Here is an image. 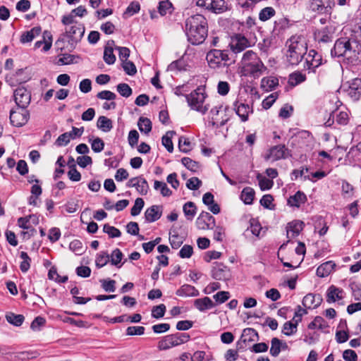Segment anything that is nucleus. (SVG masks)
Segmentation results:
<instances>
[{
  "label": "nucleus",
  "instance_id": "c85d7f7f",
  "mask_svg": "<svg viewBox=\"0 0 361 361\" xmlns=\"http://www.w3.org/2000/svg\"><path fill=\"white\" fill-rule=\"evenodd\" d=\"M279 85V79L276 77H267L262 79L261 87L266 92L273 90Z\"/></svg>",
  "mask_w": 361,
  "mask_h": 361
},
{
  "label": "nucleus",
  "instance_id": "f03ea898",
  "mask_svg": "<svg viewBox=\"0 0 361 361\" xmlns=\"http://www.w3.org/2000/svg\"><path fill=\"white\" fill-rule=\"evenodd\" d=\"M286 44H288L286 53L287 61L290 65H298L306 54V44L300 36H292Z\"/></svg>",
  "mask_w": 361,
  "mask_h": 361
},
{
  "label": "nucleus",
  "instance_id": "c03bdc74",
  "mask_svg": "<svg viewBox=\"0 0 361 361\" xmlns=\"http://www.w3.org/2000/svg\"><path fill=\"white\" fill-rule=\"evenodd\" d=\"M257 178L259 181V185L262 190H269L273 187L274 182L272 180L264 177L259 173L257 176Z\"/></svg>",
  "mask_w": 361,
  "mask_h": 361
},
{
  "label": "nucleus",
  "instance_id": "338daca9",
  "mask_svg": "<svg viewBox=\"0 0 361 361\" xmlns=\"http://www.w3.org/2000/svg\"><path fill=\"white\" fill-rule=\"evenodd\" d=\"M122 67L126 74L129 75H134L137 73V68L135 64L130 61H123Z\"/></svg>",
  "mask_w": 361,
  "mask_h": 361
},
{
  "label": "nucleus",
  "instance_id": "4c0bfd02",
  "mask_svg": "<svg viewBox=\"0 0 361 361\" xmlns=\"http://www.w3.org/2000/svg\"><path fill=\"white\" fill-rule=\"evenodd\" d=\"M227 23L229 25L230 30L232 33L234 34H241L244 31L245 23L240 22L239 20H229L227 21Z\"/></svg>",
  "mask_w": 361,
  "mask_h": 361
},
{
  "label": "nucleus",
  "instance_id": "7ed1b4c3",
  "mask_svg": "<svg viewBox=\"0 0 361 361\" xmlns=\"http://www.w3.org/2000/svg\"><path fill=\"white\" fill-rule=\"evenodd\" d=\"M355 37L353 35L349 38L341 37L338 39L334 45V47L331 49V55L332 57H342L345 56L348 53L351 52L353 47L352 42L357 44L361 43V28L354 31Z\"/></svg>",
  "mask_w": 361,
  "mask_h": 361
},
{
  "label": "nucleus",
  "instance_id": "72a5a7b5",
  "mask_svg": "<svg viewBox=\"0 0 361 361\" xmlns=\"http://www.w3.org/2000/svg\"><path fill=\"white\" fill-rule=\"evenodd\" d=\"M197 207L194 202H188L183 207V213L186 219L192 221L196 214Z\"/></svg>",
  "mask_w": 361,
  "mask_h": 361
},
{
  "label": "nucleus",
  "instance_id": "473e14b6",
  "mask_svg": "<svg viewBox=\"0 0 361 361\" xmlns=\"http://www.w3.org/2000/svg\"><path fill=\"white\" fill-rule=\"evenodd\" d=\"M255 192L250 187H245L241 192L240 198L245 204H252L254 200Z\"/></svg>",
  "mask_w": 361,
  "mask_h": 361
},
{
  "label": "nucleus",
  "instance_id": "de8ad7c7",
  "mask_svg": "<svg viewBox=\"0 0 361 361\" xmlns=\"http://www.w3.org/2000/svg\"><path fill=\"white\" fill-rule=\"evenodd\" d=\"M104 61L109 65L114 64L116 56L114 54V49L111 47H105L104 51Z\"/></svg>",
  "mask_w": 361,
  "mask_h": 361
},
{
  "label": "nucleus",
  "instance_id": "052dcab7",
  "mask_svg": "<svg viewBox=\"0 0 361 361\" xmlns=\"http://www.w3.org/2000/svg\"><path fill=\"white\" fill-rule=\"evenodd\" d=\"M178 147L180 150L183 152H188L191 150V142L189 139L185 137H180L178 140Z\"/></svg>",
  "mask_w": 361,
  "mask_h": 361
},
{
  "label": "nucleus",
  "instance_id": "6e6d98bb",
  "mask_svg": "<svg viewBox=\"0 0 361 361\" xmlns=\"http://www.w3.org/2000/svg\"><path fill=\"white\" fill-rule=\"evenodd\" d=\"M212 6H210L209 10L215 13H223L225 10L224 0H212Z\"/></svg>",
  "mask_w": 361,
  "mask_h": 361
},
{
  "label": "nucleus",
  "instance_id": "2f4dec72",
  "mask_svg": "<svg viewBox=\"0 0 361 361\" xmlns=\"http://www.w3.org/2000/svg\"><path fill=\"white\" fill-rule=\"evenodd\" d=\"M6 319L9 324L15 326H21L25 320L23 314H16L12 312H8L6 314Z\"/></svg>",
  "mask_w": 361,
  "mask_h": 361
},
{
  "label": "nucleus",
  "instance_id": "f257e3e1",
  "mask_svg": "<svg viewBox=\"0 0 361 361\" xmlns=\"http://www.w3.org/2000/svg\"><path fill=\"white\" fill-rule=\"evenodd\" d=\"M184 31L188 41L192 45L202 44L208 35L206 18L200 14L192 15L185 19Z\"/></svg>",
  "mask_w": 361,
  "mask_h": 361
},
{
  "label": "nucleus",
  "instance_id": "49530a36",
  "mask_svg": "<svg viewBox=\"0 0 361 361\" xmlns=\"http://www.w3.org/2000/svg\"><path fill=\"white\" fill-rule=\"evenodd\" d=\"M326 326L327 325L326 324L324 319L320 316H317L307 326L309 329H314L316 328L319 329H324Z\"/></svg>",
  "mask_w": 361,
  "mask_h": 361
},
{
  "label": "nucleus",
  "instance_id": "2eb2a0df",
  "mask_svg": "<svg viewBox=\"0 0 361 361\" xmlns=\"http://www.w3.org/2000/svg\"><path fill=\"white\" fill-rule=\"evenodd\" d=\"M198 229L209 230L215 227V219L209 212H202L196 220Z\"/></svg>",
  "mask_w": 361,
  "mask_h": 361
},
{
  "label": "nucleus",
  "instance_id": "9d476101",
  "mask_svg": "<svg viewBox=\"0 0 361 361\" xmlns=\"http://www.w3.org/2000/svg\"><path fill=\"white\" fill-rule=\"evenodd\" d=\"M14 100L18 108L25 109L30 103V92L23 87H20L14 91Z\"/></svg>",
  "mask_w": 361,
  "mask_h": 361
},
{
  "label": "nucleus",
  "instance_id": "6e6552de",
  "mask_svg": "<svg viewBox=\"0 0 361 361\" xmlns=\"http://www.w3.org/2000/svg\"><path fill=\"white\" fill-rule=\"evenodd\" d=\"M206 58L209 66L212 68L226 66V55L221 50L213 49L207 53Z\"/></svg>",
  "mask_w": 361,
  "mask_h": 361
},
{
  "label": "nucleus",
  "instance_id": "3c124183",
  "mask_svg": "<svg viewBox=\"0 0 361 361\" xmlns=\"http://www.w3.org/2000/svg\"><path fill=\"white\" fill-rule=\"evenodd\" d=\"M181 162L188 169L193 172H196L200 168L198 162L189 157L182 158Z\"/></svg>",
  "mask_w": 361,
  "mask_h": 361
},
{
  "label": "nucleus",
  "instance_id": "423d86ee",
  "mask_svg": "<svg viewBox=\"0 0 361 361\" xmlns=\"http://www.w3.org/2000/svg\"><path fill=\"white\" fill-rule=\"evenodd\" d=\"M292 157L290 149L285 145H278L271 147L264 156L265 160L276 161L281 159H286Z\"/></svg>",
  "mask_w": 361,
  "mask_h": 361
},
{
  "label": "nucleus",
  "instance_id": "bb28decb",
  "mask_svg": "<svg viewBox=\"0 0 361 361\" xmlns=\"http://www.w3.org/2000/svg\"><path fill=\"white\" fill-rule=\"evenodd\" d=\"M195 307L200 312L212 308L215 305L209 297L196 299L194 301Z\"/></svg>",
  "mask_w": 361,
  "mask_h": 361
},
{
  "label": "nucleus",
  "instance_id": "a19ab883",
  "mask_svg": "<svg viewBox=\"0 0 361 361\" xmlns=\"http://www.w3.org/2000/svg\"><path fill=\"white\" fill-rule=\"evenodd\" d=\"M297 323L293 321L286 322L283 326L282 333L288 336H292L297 332Z\"/></svg>",
  "mask_w": 361,
  "mask_h": 361
},
{
  "label": "nucleus",
  "instance_id": "20e7f679",
  "mask_svg": "<svg viewBox=\"0 0 361 361\" xmlns=\"http://www.w3.org/2000/svg\"><path fill=\"white\" fill-rule=\"evenodd\" d=\"M190 340V335L187 333H176L167 335L158 343V348L161 350H166L172 347L185 343Z\"/></svg>",
  "mask_w": 361,
  "mask_h": 361
},
{
  "label": "nucleus",
  "instance_id": "79ce46f5",
  "mask_svg": "<svg viewBox=\"0 0 361 361\" xmlns=\"http://www.w3.org/2000/svg\"><path fill=\"white\" fill-rule=\"evenodd\" d=\"M281 341L276 338H272L269 353L271 356L277 357L281 353Z\"/></svg>",
  "mask_w": 361,
  "mask_h": 361
},
{
  "label": "nucleus",
  "instance_id": "4468645a",
  "mask_svg": "<svg viewBox=\"0 0 361 361\" xmlns=\"http://www.w3.org/2000/svg\"><path fill=\"white\" fill-rule=\"evenodd\" d=\"M29 117L30 114L26 109H21V111L17 110H11L10 111L11 123L16 127L24 126L28 121Z\"/></svg>",
  "mask_w": 361,
  "mask_h": 361
},
{
  "label": "nucleus",
  "instance_id": "ea45409f",
  "mask_svg": "<svg viewBox=\"0 0 361 361\" xmlns=\"http://www.w3.org/2000/svg\"><path fill=\"white\" fill-rule=\"evenodd\" d=\"M276 11L273 7L268 6L262 8L259 13V19L261 21H267L274 16Z\"/></svg>",
  "mask_w": 361,
  "mask_h": 361
},
{
  "label": "nucleus",
  "instance_id": "f704fd0d",
  "mask_svg": "<svg viewBox=\"0 0 361 361\" xmlns=\"http://www.w3.org/2000/svg\"><path fill=\"white\" fill-rule=\"evenodd\" d=\"M314 229H319V234L320 236L324 235L326 233L329 227L322 216H317L314 217Z\"/></svg>",
  "mask_w": 361,
  "mask_h": 361
},
{
  "label": "nucleus",
  "instance_id": "58836bf2",
  "mask_svg": "<svg viewBox=\"0 0 361 361\" xmlns=\"http://www.w3.org/2000/svg\"><path fill=\"white\" fill-rule=\"evenodd\" d=\"M314 35L319 42L326 43L331 41L332 37L329 35L328 27H324L323 29L318 30L314 33Z\"/></svg>",
  "mask_w": 361,
  "mask_h": 361
},
{
  "label": "nucleus",
  "instance_id": "4be33fe9",
  "mask_svg": "<svg viewBox=\"0 0 361 361\" xmlns=\"http://www.w3.org/2000/svg\"><path fill=\"white\" fill-rule=\"evenodd\" d=\"M304 226V222L300 220H295L288 223L287 226L288 238H295L298 236Z\"/></svg>",
  "mask_w": 361,
  "mask_h": 361
},
{
  "label": "nucleus",
  "instance_id": "69168bd1",
  "mask_svg": "<svg viewBox=\"0 0 361 361\" xmlns=\"http://www.w3.org/2000/svg\"><path fill=\"white\" fill-rule=\"evenodd\" d=\"M145 327L141 326H128L126 329V335L128 336H140L145 333Z\"/></svg>",
  "mask_w": 361,
  "mask_h": 361
},
{
  "label": "nucleus",
  "instance_id": "393cba45",
  "mask_svg": "<svg viewBox=\"0 0 361 361\" xmlns=\"http://www.w3.org/2000/svg\"><path fill=\"white\" fill-rule=\"evenodd\" d=\"M335 266V263L332 261L326 262L318 267L316 274L319 277H326L331 274Z\"/></svg>",
  "mask_w": 361,
  "mask_h": 361
},
{
  "label": "nucleus",
  "instance_id": "6ab92c4d",
  "mask_svg": "<svg viewBox=\"0 0 361 361\" xmlns=\"http://www.w3.org/2000/svg\"><path fill=\"white\" fill-rule=\"evenodd\" d=\"M323 298L319 294L308 293L302 299V305L308 309L317 308L322 302Z\"/></svg>",
  "mask_w": 361,
  "mask_h": 361
},
{
  "label": "nucleus",
  "instance_id": "0eeeda50",
  "mask_svg": "<svg viewBox=\"0 0 361 361\" xmlns=\"http://www.w3.org/2000/svg\"><path fill=\"white\" fill-rule=\"evenodd\" d=\"M322 56L314 49H310L307 54L304 68L308 71V73L317 72V68L326 63Z\"/></svg>",
  "mask_w": 361,
  "mask_h": 361
},
{
  "label": "nucleus",
  "instance_id": "4d7b16f0",
  "mask_svg": "<svg viewBox=\"0 0 361 361\" xmlns=\"http://www.w3.org/2000/svg\"><path fill=\"white\" fill-rule=\"evenodd\" d=\"M102 288L109 293H113L116 290V281L113 279H102L100 280Z\"/></svg>",
  "mask_w": 361,
  "mask_h": 361
},
{
  "label": "nucleus",
  "instance_id": "ddd939ff",
  "mask_svg": "<svg viewBox=\"0 0 361 361\" xmlns=\"http://www.w3.org/2000/svg\"><path fill=\"white\" fill-rule=\"evenodd\" d=\"M333 0H310V8L318 13L330 14L334 5Z\"/></svg>",
  "mask_w": 361,
  "mask_h": 361
},
{
  "label": "nucleus",
  "instance_id": "f8f14e48",
  "mask_svg": "<svg viewBox=\"0 0 361 361\" xmlns=\"http://www.w3.org/2000/svg\"><path fill=\"white\" fill-rule=\"evenodd\" d=\"M231 38L229 46L234 54L240 53L250 47L248 39L242 34H235Z\"/></svg>",
  "mask_w": 361,
  "mask_h": 361
},
{
  "label": "nucleus",
  "instance_id": "1a4fd4ad",
  "mask_svg": "<svg viewBox=\"0 0 361 361\" xmlns=\"http://www.w3.org/2000/svg\"><path fill=\"white\" fill-rule=\"evenodd\" d=\"M345 91L353 101H358L361 97V78H355L346 82Z\"/></svg>",
  "mask_w": 361,
  "mask_h": 361
},
{
  "label": "nucleus",
  "instance_id": "e2e57ef3",
  "mask_svg": "<svg viewBox=\"0 0 361 361\" xmlns=\"http://www.w3.org/2000/svg\"><path fill=\"white\" fill-rule=\"evenodd\" d=\"M69 248L73 252L78 255H80L83 253L82 243L79 240H73L70 243Z\"/></svg>",
  "mask_w": 361,
  "mask_h": 361
},
{
  "label": "nucleus",
  "instance_id": "a211bd4d",
  "mask_svg": "<svg viewBox=\"0 0 361 361\" xmlns=\"http://www.w3.org/2000/svg\"><path fill=\"white\" fill-rule=\"evenodd\" d=\"M259 340L258 332L252 328H247L243 330V334L239 341L237 343V348L238 350L245 348L244 344L246 342H252Z\"/></svg>",
  "mask_w": 361,
  "mask_h": 361
},
{
  "label": "nucleus",
  "instance_id": "5701e85b",
  "mask_svg": "<svg viewBox=\"0 0 361 361\" xmlns=\"http://www.w3.org/2000/svg\"><path fill=\"white\" fill-rule=\"evenodd\" d=\"M306 201V195L303 192L298 190L295 195L289 197L288 199V204L290 207L299 208L301 204H304Z\"/></svg>",
  "mask_w": 361,
  "mask_h": 361
},
{
  "label": "nucleus",
  "instance_id": "8fccbe9b",
  "mask_svg": "<svg viewBox=\"0 0 361 361\" xmlns=\"http://www.w3.org/2000/svg\"><path fill=\"white\" fill-rule=\"evenodd\" d=\"M103 231L108 234L109 238H119L121 235V232L119 229L108 224L104 225Z\"/></svg>",
  "mask_w": 361,
  "mask_h": 361
},
{
  "label": "nucleus",
  "instance_id": "864d4df0",
  "mask_svg": "<svg viewBox=\"0 0 361 361\" xmlns=\"http://www.w3.org/2000/svg\"><path fill=\"white\" fill-rule=\"evenodd\" d=\"M154 189L155 190H160L161 194L164 197H169L172 194L171 190L168 188L167 185L164 183L159 180L154 181Z\"/></svg>",
  "mask_w": 361,
  "mask_h": 361
},
{
  "label": "nucleus",
  "instance_id": "774afa93",
  "mask_svg": "<svg viewBox=\"0 0 361 361\" xmlns=\"http://www.w3.org/2000/svg\"><path fill=\"white\" fill-rule=\"evenodd\" d=\"M277 98H278L277 92H274V93L271 94L270 95L267 97L262 101V107L264 109H269L274 104V103L275 102V101L276 100Z\"/></svg>",
  "mask_w": 361,
  "mask_h": 361
},
{
  "label": "nucleus",
  "instance_id": "39448f33",
  "mask_svg": "<svg viewBox=\"0 0 361 361\" xmlns=\"http://www.w3.org/2000/svg\"><path fill=\"white\" fill-rule=\"evenodd\" d=\"M188 105L191 109L204 114L207 111V108L203 106V103L206 98L204 88L198 87L195 90L190 94L185 96Z\"/></svg>",
  "mask_w": 361,
  "mask_h": 361
},
{
  "label": "nucleus",
  "instance_id": "13d9d810",
  "mask_svg": "<svg viewBox=\"0 0 361 361\" xmlns=\"http://www.w3.org/2000/svg\"><path fill=\"white\" fill-rule=\"evenodd\" d=\"M166 312V306L164 304H160L154 306L152 310V317L155 319H159L164 316Z\"/></svg>",
  "mask_w": 361,
  "mask_h": 361
},
{
  "label": "nucleus",
  "instance_id": "5fc2aeb1",
  "mask_svg": "<svg viewBox=\"0 0 361 361\" xmlns=\"http://www.w3.org/2000/svg\"><path fill=\"white\" fill-rule=\"evenodd\" d=\"M116 90L121 96L126 98L129 97L133 93L131 87L127 83H119L116 86Z\"/></svg>",
  "mask_w": 361,
  "mask_h": 361
},
{
  "label": "nucleus",
  "instance_id": "7c9ffc66",
  "mask_svg": "<svg viewBox=\"0 0 361 361\" xmlns=\"http://www.w3.org/2000/svg\"><path fill=\"white\" fill-rule=\"evenodd\" d=\"M306 80V75L300 71H295L289 75L288 84L295 87Z\"/></svg>",
  "mask_w": 361,
  "mask_h": 361
},
{
  "label": "nucleus",
  "instance_id": "e433bc0d",
  "mask_svg": "<svg viewBox=\"0 0 361 361\" xmlns=\"http://www.w3.org/2000/svg\"><path fill=\"white\" fill-rule=\"evenodd\" d=\"M137 126L139 130L145 134H148L152 130V122L151 121L145 117H140Z\"/></svg>",
  "mask_w": 361,
  "mask_h": 361
},
{
  "label": "nucleus",
  "instance_id": "b1692460",
  "mask_svg": "<svg viewBox=\"0 0 361 361\" xmlns=\"http://www.w3.org/2000/svg\"><path fill=\"white\" fill-rule=\"evenodd\" d=\"M176 294L180 297H194L199 295V291L191 285L184 284L176 290Z\"/></svg>",
  "mask_w": 361,
  "mask_h": 361
},
{
  "label": "nucleus",
  "instance_id": "09e8293b",
  "mask_svg": "<svg viewBox=\"0 0 361 361\" xmlns=\"http://www.w3.org/2000/svg\"><path fill=\"white\" fill-rule=\"evenodd\" d=\"M173 8L172 4L169 0L161 1L159 4L158 11L161 16L171 13Z\"/></svg>",
  "mask_w": 361,
  "mask_h": 361
},
{
  "label": "nucleus",
  "instance_id": "0e129e2a",
  "mask_svg": "<svg viewBox=\"0 0 361 361\" xmlns=\"http://www.w3.org/2000/svg\"><path fill=\"white\" fill-rule=\"evenodd\" d=\"M123 254L121 251L116 248L115 249L111 255V263L113 265L118 266V268L121 267V265H118L122 259Z\"/></svg>",
  "mask_w": 361,
  "mask_h": 361
},
{
  "label": "nucleus",
  "instance_id": "aec40b11",
  "mask_svg": "<svg viewBox=\"0 0 361 361\" xmlns=\"http://www.w3.org/2000/svg\"><path fill=\"white\" fill-rule=\"evenodd\" d=\"M162 214V207L159 205H153L147 209L145 212V218L146 221L152 223L159 219Z\"/></svg>",
  "mask_w": 361,
  "mask_h": 361
},
{
  "label": "nucleus",
  "instance_id": "bf43d9fd",
  "mask_svg": "<svg viewBox=\"0 0 361 361\" xmlns=\"http://www.w3.org/2000/svg\"><path fill=\"white\" fill-rule=\"evenodd\" d=\"M71 138L73 139L71 132L64 133L56 139V145L60 147L66 146L70 142Z\"/></svg>",
  "mask_w": 361,
  "mask_h": 361
},
{
  "label": "nucleus",
  "instance_id": "a878e982",
  "mask_svg": "<svg viewBox=\"0 0 361 361\" xmlns=\"http://www.w3.org/2000/svg\"><path fill=\"white\" fill-rule=\"evenodd\" d=\"M212 275L216 280L224 281L226 279V266L224 263L214 262Z\"/></svg>",
  "mask_w": 361,
  "mask_h": 361
},
{
  "label": "nucleus",
  "instance_id": "dca6fc26",
  "mask_svg": "<svg viewBox=\"0 0 361 361\" xmlns=\"http://www.w3.org/2000/svg\"><path fill=\"white\" fill-rule=\"evenodd\" d=\"M263 68L262 62L260 60H255L243 65V72L245 75H250L256 78L261 75Z\"/></svg>",
  "mask_w": 361,
  "mask_h": 361
},
{
  "label": "nucleus",
  "instance_id": "603ef678",
  "mask_svg": "<svg viewBox=\"0 0 361 361\" xmlns=\"http://www.w3.org/2000/svg\"><path fill=\"white\" fill-rule=\"evenodd\" d=\"M109 262V255L106 252H101L97 255L95 263L98 268H102Z\"/></svg>",
  "mask_w": 361,
  "mask_h": 361
},
{
  "label": "nucleus",
  "instance_id": "37998d69",
  "mask_svg": "<svg viewBox=\"0 0 361 361\" xmlns=\"http://www.w3.org/2000/svg\"><path fill=\"white\" fill-rule=\"evenodd\" d=\"M140 5L137 1H132L123 13V18H126L139 12Z\"/></svg>",
  "mask_w": 361,
  "mask_h": 361
},
{
  "label": "nucleus",
  "instance_id": "f3484780",
  "mask_svg": "<svg viewBox=\"0 0 361 361\" xmlns=\"http://www.w3.org/2000/svg\"><path fill=\"white\" fill-rule=\"evenodd\" d=\"M210 114L212 115L211 123L214 126L219 128L225 124L226 119L224 118V116H226V107L223 108V105L212 108Z\"/></svg>",
  "mask_w": 361,
  "mask_h": 361
},
{
  "label": "nucleus",
  "instance_id": "c756f323",
  "mask_svg": "<svg viewBox=\"0 0 361 361\" xmlns=\"http://www.w3.org/2000/svg\"><path fill=\"white\" fill-rule=\"evenodd\" d=\"M97 127L103 132H109L113 128L112 121L104 116H101L97 119Z\"/></svg>",
  "mask_w": 361,
  "mask_h": 361
},
{
  "label": "nucleus",
  "instance_id": "9b49d317",
  "mask_svg": "<svg viewBox=\"0 0 361 361\" xmlns=\"http://www.w3.org/2000/svg\"><path fill=\"white\" fill-rule=\"evenodd\" d=\"M85 30V26L82 23H75L66 29L65 35L70 39L69 42L71 44H77L81 41Z\"/></svg>",
  "mask_w": 361,
  "mask_h": 361
},
{
  "label": "nucleus",
  "instance_id": "680f3d73",
  "mask_svg": "<svg viewBox=\"0 0 361 361\" xmlns=\"http://www.w3.org/2000/svg\"><path fill=\"white\" fill-rule=\"evenodd\" d=\"M144 204V200L140 197H137L135 201L133 207L131 208V215L134 216L138 215L141 212Z\"/></svg>",
  "mask_w": 361,
  "mask_h": 361
},
{
  "label": "nucleus",
  "instance_id": "a18cd8bd",
  "mask_svg": "<svg viewBox=\"0 0 361 361\" xmlns=\"http://www.w3.org/2000/svg\"><path fill=\"white\" fill-rule=\"evenodd\" d=\"M20 258L23 259L20 264V269L22 272H27L30 267L31 258L28 256L27 252H21L20 254Z\"/></svg>",
  "mask_w": 361,
  "mask_h": 361
},
{
  "label": "nucleus",
  "instance_id": "412c9836",
  "mask_svg": "<svg viewBox=\"0 0 361 361\" xmlns=\"http://www.w3.org/2000/svg\"><path fill=\"white\" fill-rule=\"evenodd\" d=\"M343 289L337 288L334 285L330 286L326 290V302L328 303H333L337 300H342L343 298Z\"/></svg>",
  "mask_w": 361,
  "mask_h": 361
},
{
  "label": "nucleus",
  "instance_id": "cd10ccee",
  "mask_svg": "<svg viewBox=\"0 0 361 361\" xmlns=\"http://www.w3.org/2000/svg\"><path fill=\"white\" fill-rule=\"evenodd\" d=\"M234 109L243 121H246L248 118L249 113L252 112V109H250L248 104L243 103H240L239 105H237V103L235 104Z\"/></svg>",
  "mask_w": 361,
  "mask_h": 361
},
{
  "label": "nucleus",
  "instance_id": "c9c22d12",
  "mask_svg": "<svg viewBox=\"0 0 361 361\" xmlns=\"http://www.w3.org/2000/svg\"><path fill=\"white\" fill-rule=\"evenodd\" d=\"M135 189L140 195H147L149 190V185L146 179L142 176H137Z\"/></svg>",
  "mask_w": 361,
  "mask_h": 361
}]
</instances>
